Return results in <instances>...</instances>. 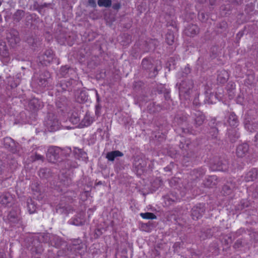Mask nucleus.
Listing matches in <instances>:
<instances>
[{"label":"nucleus","mask_w":258,"mask_h":258,"mask_svg":"<svg viewBox=\"0 0 258 258\" xmlns=\"http://www.w3.org/2000/svg\"><path fill=\"white\" fill-rule=\"evenodd\" d=\"M192 85V82L191 81L187 80L182 82L179 86L180 95L189 94Z\"/></svg>","instance_id":"obj_1"},{"label":"nucleus","mask_w":258,"mask_h":258,"mask_svg":"<svg viewBox=\"0 0 258 258\" xmlns=\"http://www.w3.org/2000/svg\"><path fill=\"white\" fill-rule=\"evenodd\" d=\"M59 149L54 147L50 148L48 150L47 158L51 162H55L58 158Z\"/></svg>","instance_id":"obj_2"},{"label":"nucleus","mask_w":258,"mask_h":258,"mask_svg":"<svg viewBox=\"0 0 258 258\" xmlns=\"http://www.w3.org/2000/svg\"><path fill=\"white\" fill-rule=\"evenodd\" d=\"M248 150V146L247 144H242L239 145L236 149V155L239 157H243Z\"/></svg>","instance_id":"obj_3"},{"label":"nucleus","mask_w":258,"mask_h":258,"mask_svg":"<svg viewBox=\"0 0 258 258\" xmlns=\"http://www.w3.org/2000/svg\"><path fill=\"white\" fill-rule=\"evenodd\" d=\"M46 59H42L41 57H39V60L42 64H47L51 62L53 58V54L50 50L46 51L45 53Z\"/></svg>","instance_id":"obj_4"},{"label":"nucleus","mask_w":258,"mask_h":258,"mask_svg":"<svg viewBox=\"0 0 258 258\" xmlns=\"http://www.w3.org/2000/svg\"><path fill=\"white\" fill-rule=\"evenodd\" d=\"M123 156L122 153L119 151H114L108 152L106 156V158L109 160L113 161L114 159L117 157H121Z\"/></svg>","instance_id":"obj_5"},{"label":"nucleus","mask_w":258,"mask_h":258,"mask_svg":"<svg viewBox=\"0 0 258 258\" xmlns=\"http://www.w3.org/2000/svg\"><path fill=\"white\" fill-rule=\"evenodd\" d=\"M50 77V75L48 73H45L44 75H41L40 76L38 84L40 86L45 87L47 85L48 79Z\"/></svg>","instance_id":"obj_6"},{"label":"nucleus","mask_w":258,"mask_h":258,"mask_svg":"<svg viewBox=\"0 0 258 258\" xmlns=\"http://www.w3.org/2000/svg\"><path fill=\"white\" fill-rule=\"evenodd\" d=\"M228 77L229 75L228 73L226 71L223 70L219 72L218 75V80L220 81V82L223 83L228 80Z\"/></svg>","instance_id":"obj_7"},{"label":"nucleus","mask_w":258,"mask_h":258,"mask_svg":"<svg viewBox=\"0 0 258 258\" xmlns=\"http://www.w3.org/2000/svg\"><path fill=\"white\" fill-rule=\"evenodd\" d=\"M12 200V198L9 194H4L0 197V203L4 205H8Z\"/></svg>","instance_id":"obj_8"},{"label":"nucleus","mask_w":258,"mask_h":258,"mask_svg":"<svg viewBox=\"0 0 258 258\" xmlns=\"http://www.w3.org/2000/svg\"><path fill=\"white\" fill-rule=\"evenodd\" d=\"M203 211H199L198 207H195L192 209L191 215L192 219L194 220H197L202 215Z\"/></svg>","instance_id":"obj_9"},{"label":"nucleus","mask_w":258,"mask_h":258,"mask_svg":"<svg viewBox=\"0 0 258 258\" xmlns=\"http://www.w3.org/2000/svg\"><path fill=\"white\" fill-rule=\"evenodd\" d=\"M228 122L230 126H236L238 122L236 115L234 114H231L229 116Z\"/></svg>","instance_id":"obj_10"},{"label":"nucleus","mask_w":258,"mask_h":258,"mask_svg":"<svg viewBox=\"0 0 258 258\" xmlns=\"http://www.w3.org/2000/svg\"><path fill=\"white\" fill-rule=\"evenodd\" d=\"M198 32V29L196 26L192 25L186 30V34L187 35H193Z\"/></svg>","instance_id":"obj_11"},{"label":"nucleus","mask_w":258,"mask_h":258,"mask_svg":"<svg viewBox=\"0 0 258 258\" xmlns=\"http://www.w3.org/2000/svg\"><path fill=\"white\" fill-rule=\"evenodd\" d=\"M28 209L30 214L34 213L36 210V207L34 203L31 200L28 202Z\"/></svg>","instance_id":"obj_12"},{"label":"nucleus","mask_w":258,"mask_h":258,"mask_svg":"<svg viewBox=\"0 0 258 258\" xmlns=\"http://www.w3.org/2000/svg\"><path fill=\"white\" fill-rule=\"evenodd\" d=\"M140 216L143 219H154L156 218V216L152 213H142L140 214Z\"/></svg>","instance_id":"obj_13"},{"label":"nucleus","mask_w":258,"mask_h":258,"mask_svg":"<svg viewBox=\"0 0 258 258\" xmlns=\"http://www.w3.org/2000/svg\"><path fill=\"white\" fill-rule=\"evenodd\" d=\"M98 4L100 7H109L111 5V0H99Z\"/></svg>","instance_id":"obj_14"},{"label":"nucleus","mask_w":258,"mask_h":258,"mask_svg":"<svg viewBox=\"0 0 258 258\" xmlns=\"http://www.w3.org/2000/svg\"><path fill=\"white\" fill-rule=\"evenodd\" d=\"M215 180V177L211 176L207 179L206 182L205 183V186L207 187H212L216 184L215 182H213V180Z\"/></svg>","instance_id":"obj_15"},{"label":"nucleus","mask_w":258,"mask_h":258,"mask_svg":"<svg viewBox=\"0 0 258 258\" xmlns=\"http://www.w3.org/2000/svg\"><path fill=\"white\" fill-rule=\"evenodd\" d=\"M166 40L168 44L171 45L174 41V37L172 33H168L166 36Z\"/></svg>","instance_id":"obj_16"},{"label":"nucleus","mask_w":258,"mask_h":258,"mask_svg":"<svg viewBox=\"0 0 258 258\" xmlns=\"http://www.w3.org/2000/svg\"><path fill=\"white\" fill-rule=\"evenodd\" d=\"M204 119V116L203 115H200L199 116H197V118L195 119L196 123L198 125H200L203 123Z\"/></svg>","instance_id":"obj_17"},{"label":"nucleus","mask_w":258,"mask_h":258,"mask_svg":"<svg viewBox=\"0 0 258 258\" xmlns=\"http://www.w3.org/2000/svg\"><path fill=\"white\" fill-rule=\"evenodd\" d=\"M83 122H84V125L88 126L91 123V122H92V120L89 116H86L84 118Z\"/></svg>","instance_id":"obj_18"},{"label":"nucleus","mask_w":258,"mask_h":258,"mask_svg":"<svg viewBox=\"0 0 258 258\" xmlns=\"http://www.w3.org/2000/svg\"><path fill=\"white\" fill-rule=\"evenodd\" d=\"M47 172V169H41L40 170L39 172V175L41 177L45 178L46 177V175H45L46 172Z\"/></svg>","instance_id":"obj_19"},{"label":"nucleus","mask_w":258,"mask_h":258,"mask_svg":"<svg viewBox=\"0 0 258 258\" xmlns=\"http://www.w3.org/2000/svg\"><path fill=\"white\" fill-rule=\"evenodd\" d=\"M51 131H54L58 128V123L57 121L54 122V124L51 125Z\"/></svg>","instance_id":"obj_20"},{"label":"nucleus","mask_w":258,"mask_h":258,"mask_svg":"<svg viewBox=\"0 0 258 258\" xmlns=\"http://www.w3.org/2000/svg\"><path fill=\"white\" fill-rule=\"evenodd\" d=\"M3 47V48H4V46H2ZM0 53L3 55L4 56H7V52L6 51H3V50H2V47H0Z\"/></svg>","instance_id":"obj_21"},{"label":"nucleus","mask_w":258,"mask_h":258,"mask_svg":"<svg viewBox=\"0 0 258 258\" xmlns=\"http://www.w3.org/2000/svg\"><path fill=\"white\" fill-rule=\"evenodd\" d=\"M9 219L11 221H13V219H14L15 218V216H14V214L13 213H10V215H9Z\"/></svg>","instance_id":"obj_22"},{"label":"nucleus","mask_w":258,"mask_h":258,"mask_svg":"<svg viewBox=\"0 0 258 258\" xmlns=\"http://www.w3.org/2000/svg\"><path fill=\"white\" fill-rule=\"evenodd\" d=\"M43 159V157L40 155H36L35 160H41Z\"/></svg>","instance_id":"obj_23"},{"label":"nucleus","mask_w":258,"mask_h":258,"mask_svg":"<svg viewBox=\"0 0 258 258\" xmlns=\"http://www.w3.org/2000/svg\"><path fill=\"white\" fill-rule=\"evenodd\" d=\"M89 3L93 6H96L95 0H89Z\"/></svg>","instance_id":"obj_24"},{"label":"nucleus","mask_w":258,"mask_h":258,"mask_svg":"<svg viewBox=\"0 0 258 258\" xmlns=\"http://www.w3.org/2000/svg\"><path fill=\"white\" fill-rule=\"evenodd\" d=\"M82 223H83L82 222L78 223V222L74 221V222H73V224L76 225H80L82 224Z\"/></svg>","instance_id":"obj_25"},{"label":"nucleus","mask_w":258,"mask_h":258,"mask_svg":"<svg viewBox=\"0 0 258 258\" xmlns=\"http://www.w3.org/2000/svg\"><path fill=\"white\" fill-rule=\"evenodd\" d=\"M148 62V60L147 59H144L142 61L143 65H145L146 63Z\"/></svg>","instance_id":"obj_26"},{"label":"nucleus","mask_w":258,"mask_h":258,"mask_svg":"<svg viewBox=\"0 0 258 258\" xmlns=\"http://www.w3.org/2000/svg\"><path fill=\"white\" fill-rule=\"evenodd\" d=\"M39 57H41L42 59H46V55L45 54H44L41 56H39Z\"/></svg>","instance_id":"obj_27"},{"label":"nucleus","mask_w":258,"mask_h":258,"mask_svg":"<svg viewBox=\"0 0 258 258\" xmlns=\"http://www.w3.org/2000/svg\"><path fill=\"white\" fill-rule=\"evenodd\" d=\"M226 189H228V187H227V186H225V187H224V190H226Z\"/></svg>","instance_id":"obj_28"},{"label":"nucleus","mask_w":258,"mask_h":258,"mask_svg":"<svg viewBox=\"0 0 258 258\" xmlns=\"http://www.w3.org/2000/svg\"><path fill=\"white\" fill-rule=\"evenodd\" d=\"M229 193H230V192H229V191H227V192H226V194H229Z\"/></svg>","instance_id":"obj_29"},{"label":"nucleus","mask_w":258,"mask_h":258,"mask_svg":"<svg viewBox=\"0 0 258 258\" xmlns=\"http://www.w3.org/2000/svg\"><path fill=\"white\" fill-rule=\"evenodd\" d=\"M10 140V139H7L6 140V141H9Z\"/></svg>","instance_id":"obj_30"}]
</instances>
